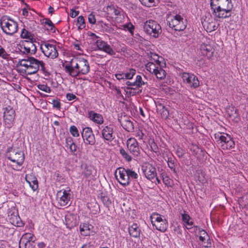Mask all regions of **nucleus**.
Listing matches in <instances>:
<instances>
[{"mask_svg": "<svg viewBox=\"0 0 248 248\" xmlns=\"http://www.w3.org/2000/svg\"><path fill=\"white\" fill-rule=\"evenodd\" d=\"M7 158L16 163L18 165L21 166L24 161V155L22 151L13 149L12 147H8L6 153Z\"/></svg>", "mask_w": 248, "mask_h": 248, "instance_id": "dca6fc26", "label": "nucleus"}, {"mask_svg": "<svg viewBox=\"0 0 248 248\" xmlns=\"http://www.w3.org/2000/svg\"><path fill=\"white\" fill-rule=\"evenodd\" d=\"M149 146L150 149L152 151L157 153L158 151V148L156 144L155 143L154 140H151L149 141Z\"/></svg>", "mask_w": 248, "mask_h": 248, "instance_id": "8fccbe9b", "label": "nucleus"}, {"mask_svg": "<svg viewBox=\"0 0 248 248\" xmlns=\"http://www.w3.org/2000/svg\"><path fill=\"white\" fill-rule=\"evenodd\" d=\"M81 136L85 144L93 145L96 140L95 136L91 127H86L83 128Z\"/></svg>", "mask_w": 248, "mask_h": 248, "instance_id": "412c9836", "label": "nucleus"}, {"mask_svg": "<svg viewBox=\"0 0 248 248\" xmlns=\"http://www.w3.org/2000/svg\"><path fill=\"white\" fill-rule=\"evenodd\" d=\"M115 177L120 185L123 186H129L131 182L137 181L139 175L132 169L118 168L115 172Z\"/></svg>", "mask_w": 248, "mask_h": 248, "instance_id": "20e7f679", "label": "nucleus"}, {"mask_svg": "<svg viewBox=\"0 0 248 248\" xmlns=\"http://www.w3.org/2000/svg\"><path fill=\"white\" fill-rule=\"evenodd\" d=\"M44 25L45 28L49 31L54 33L55 32L56 28L52 22L49 19H46L44 22Z\"/></svg>", "mask_w": 248, "mask_h": 248, "instance_id": "4c0bfd02", "label": "nucleus"}, {"mask_svg": "<svg viewBox=\"0 0 248 248\" xmlns=\"http://www.w3.org/2000/svg\"><path fill=\"white\" fill-rule=\"evenodd\" d=\"M20 37L22 39H26L25 40L32 41L34 36L31 29L24 26L21 31Z\"/></svg>", "mask_w": 248, "mask_h": 248, "instance_id": "cd10ccee", "label": "nucleus"}, {"mask_svg": "<svg viewBox=\"0 0 248 248\" xmlns=\"http://www.w3.org/2000/svg\"><path fill=\"white\" fill-rule=\"evenodd\" d=\"M135 81L133 82H131L130 81H127L125 82L126 85L127 86V89H135L136 88V83H135Z\"/></svg>", "mask_w": 248, "mask_h": 248, "instance_id": "13d9d810", "label": "nucleus"}, {"mask_svg": "<svg viewBox=\"0 0 248 248\" xmlns=\"http://www.w3.org/2000/svg\"><path fill=\"white\" fill-rule=\"evenodd\" d=\"M160 59L162 58L156 54H151L149 62L145 64V69L157 79L162 80L166 77V72L161 66Z\"/></svg>", "mask_w": 248, "mask_h": 248, "instance_id": "7ed1b4c3", "label": "nucleus"}, {"mask_svg": "<svg viewBox=\"0 0 248 248\" xmlns=\"http://www.w3.org/2000/svg\"><path fill=\"white\" fill-rule=\"evenodd\" d=\"M69 131L73 137H78L79 136L78 130L75 125H72L70 127Z\"/></svg>", "mask_w": 248, "mask_h": 248, "instance_id": "09e8293b", "label": "nucleus"}, {"mask_svg": "<svg viewBox=\"0 0 248 248\" xmlns=\"http://www.w3.org/2000/svg\"><path fill=\"white\" fill-rule=\"evenodd\" d=\"M229 3H232V0H210L211 7H225Z\"/></svg>", "mask_w": 248, "mask_h": 248, "instance_id": "2f4dec72", "label": "nucleus"}, {"mask_svg": "<svg viewBox=\"0 0 248 248\" xmlns=\"http://www.w3.org/2000/svg\"><path fill=\"white\" fill-rule=\"evenodd\" d=\"M90 36L95 43L98 49L103 51L108 54L113 56L115 55V51L107 42L102 40L100 37L93 33H91Z\"/></svg>", "mask_w": 248, "mask_h": 248, "instance_id": "2eb2a0df", "label": "nucleus"}, {"mask_svg": "<svg viewBox=\"0 0 248 248\" xmlns=\"http://www.w3.org/2000/svg\"><path fill=\"white\" fill-rule=\"evenodd\" d=\"M116 126L113 124L104 125L101 129V137L105 142H110L116 138Z\"/></svg>", "mask_w": 248, "mask_h": 248, "instance_id": "9b49d317", "label": "nucleus"}, {"mask_svg": "<svg viewBox=\"0 0 248 248\" xmlns=\"http://www.w3.org/2000/svg\"><path fill=\"white\" fill-rule=\"evenodd\" d=\"M199 236L200 240L206 239V242L204 243L205 248H211L212 243L210 237L207 232L204 230L199 229Z\"/></svg>", "mask_w": 248, "mask_h": 248, "instance_id": "bb28decb", "label": "nucleus"}, {"mask_svg": "<svg viewBox=\"0 0 248 248\" xmlns=\"http://www.w3.org/2000/svg\"><path fill=\"white\" fill-rule=\"evenodd\" d=\"M162 180L164 184L167 186H170L171 184V179L167 176H162Z\"/></svg>", "mask_w": 248, "mask_h": 248, "instance_id": "bf43d9fd", "label": "nucleus"}, {"mask_svg": "<svg viewBox=\"0 0 248 248\" xmlns=\"http://www.w3.org/2000/svg\"><path fill=\"white\" fill-rule=\"evenodd\" d=\"M143 30L147 35L154 38H157L162 32L160 24L157 21L152 19L144 22Z\"/></svg>", "mask_w": 248, "mask_h": 248, "instance_id": "423d86ee", "label": "nucleus"}, {"mask_svg": "<svg viewBox=\"0 0 248 248\" xmlns=\"http://www.w3.org/2000/svg\"><path fill=\"white\" fill-rule=\"evenodd\" d=\"M87 117L90 121L95 124L98 126L102 124L104 122L103 115L93 110L88 111Z\"/></svg>", "mask_w": 248, "mask_h": 248, "instance_id": "b1692460", "label": "nucleus"}, {"mask_svg": "<svg viewBox=\"0 0 248 248\" xmlns=\"http://www.w3.org/2000/svg\"><path fill=\"white\" fill-rule=\"evenodd\" d=\"M38 88L43 92L46 93H50L51 92L50 88L45 84H39L37 86Z\"/></svg>", "mask_w": 248, "mask_h": 248, "instance_id": "3c124183", "label": "nucleus"}, {"mask_svg": "<svg viewBox=\"0 0 248 248\" xmlns=\"http://www.w3.org/2000/svg\"><path fill=\"white\" fill-rule=\"evenodd\" d=\"M70 150V152H71V154L75 155V152L77 151V146L75 143L73 145H72L70 148H68Z\"/></svg>", "mask_w": 248, "mask_h": 248, "instance_id": "e2e57ef3", "label": "nucleus"}, {"mask_svg": "<svg viewBox=\"0 0 248 248\" xmlns=\"http://www.w3.org/2000/svg\"><path fill=\"white\" fill-rule=\"evenodd\" d=\"M3 117L5 124L7 127H11L15 120V110L10 106L6 107L3 112Z\"/></svg>", "mask_w": 248, "mask_h": 248, "instance_id": "4be33fe9", "label": "nucleus"}, {"mask_svg": "<svg viewBox=\"0 0 248 248\" xmlns=\"http://www.w3.org/2000/svg\"><path fill=\"white\" fill-rule=\"evenodd\" d=\"M88 22L91 24H95L96 23V18L95 15L93 13H91L88 15Z\"/></svg>", "mask_w": 248, "mask_h": 248, "instance_id": "5fc2aeb1", "label": "nucleus"}, {"mask_svg": "<svg viewBox=\"0 0 248 248\" xmlns=\"http://www.w3.org/2000/svg\"><path fill=\"white\" fill-rule=\"evenodd\" d=\"M23 240H25L26 242L34 243L36 239L35 236L31 233H25L21 237Z\"/></svg>", "mask_w": 248, "mask_h": 248, "instance_id": "a19ab883", "label": "nucleus"}, {"mask_svg": "<svg viewBox=\"0 0 248 248\" xmlns=\"http://www.w3.org/2000/svg\"><path fill=\"white\" fill-rule=\"evenodd\" d=\"M238 202L242 208L248 210V194H245L240 197Z\"/></svg>", "mask_w": 248, "mask_h": 248, "instance_id": "72a5a7b5", "label": "nucleus"}, {"mask_svg": "<svg viewBox=\"0 0 248 248\" xmlns=\"http://www.w3.org/2000/svg\"><path fill=\"white\" fill-rule=\"evenodd\" d=\"M182 225L187 230L192 228L194 224L193 219L190 217L189 214L185 211L181 213Z\"/></svg>", "mask_w": 248, "mask_h": 248, "instance_id": "a878e982", "label": "nucleus"}, {"mask_svg": "<svg viewBox=\"0 0 248 248\" xmlns=\"http://www.w3.org/2000/svg\"><path fill=\"white\" fill-rule=\"evenodd\" d=\"M140 3L144 6L147 7H151L156 5L155 0H139Z\"/></svg>", "mask_w": 248, "mask_h": 248, "instance_id": "79ce46f5", "label": "nucleus"}, {"mask_svg": "<svg viewBox=\"0 0 248 248\" xmlns=\"http://www.w3.org/2000/svg\"><path fill=\"white\" fill-rule=\"evenodd\" d=\"M73 46L74 49H75L76 50L79 51L81 52H83L82 47L81 46V45L79 43V42H78L77 41H76V42H74L73 43Z\"/></svg>", "mask_w": 248, "mask_h": 248, "instance_id": "4d7b16f0", "label": "nucleus"}, {"mask_svg": "<svg viewBox=\"0 0 248 248\" xmlns=\"http://www.w3.org/2000/svg\"><path fill=\"white\" fill-rule=\"evenodd\" d=\"M0 57L7 60L9 57V54L7 52L4 46L0 45Z\"/></svg>", "mask_w": 248, "mask_h": 248, "instance_id": "49530a36", "label": "nucleus"}, {"mask_svg": "<svg viewBox=\"0 0 248 248\" xmlns=\"http://www.w3.org/2000/svg\"><path fill=\"white\" fill-rule=\"evenodd\" d=\"M122 126L124 129L129 132H132L134 131V126L133 123L127 118L122 120L120 122Z\"/></svg>", "mask_w": 248, "mask_h": 248, "instance_id": "7c9ffc66", "label": "nucleus"}, {"mask_svg": "<svg viewBox=\"0 0 248 248\" xmlns=\"http://www.w3.org/2000/svg\"><path fill=\"white\" fill-rule=\"evenodd\" d=\"M96 173V170L94 167L92 166H87L85 167L82 172L83 174L87 179H93Z\"/></svg>", "mask_w": 248, "mask_h": 248, "instance_id": "c85d7f7f", "label": "nucleus"}, {"mask_svg": "<svg viewBox=\"0 0 248 248\" xmlns=\"http://www.w3.org/2000/svg\"><path fill=\"white\" fill-rule=\"evenodd\" d=\"M214 51L213 45L207 40L206 42L202 43L200 45L198 49V53L200 55L210 59L213 57Z\"/></svg>", "mask_w": 248, "mask_h": 248, "instance_id": "6ab92c4d", "label": "nucleus"}, {"mask_svg": "<svg viewBox=\"0 0 248 248\" xmlns=\"http://www.w3.org/2000/svg\"><path fill=\"white\" fill-rule=\"evenodd\" d=\"M22 14L24 16L28 17L29 15V12L27 9L24 8L22 10Z\"/></svg>", "mask_w": 248, "mask_h": 248, "instance_id": "774afa93", "label": "nucleus"}, {"mask_svg": "<svg viewBox=\"0 0 248 248\" xmlns=\"http://www.w3.org/2000/svg\"><path fill=\"white\" fill-rule=\"evenodd\" d=\"M19 71L26 75L35 74L38 70L45 71V63L33 57L19 60L18 62Z\"/></svg>", "mask_w": 248, "mask_h": 248, "instance_id": "f03ea898", "label": "nucleus"}, {"mask_svg": "<svg viewBox=\"0 0 248 248\" xmlns=\"http://www.w3.org/2000/svg\"><path fill=\"white\" fill-rule=\"evenodd\" d=\"M141 170L144 176L149 180L156 185L161 183L160 180L157 177L156 168L152 164L146 163L142 166Z\"/></svg>", "mask_w": 248, "mask_h": 248, "instance_id": "ddd939ff", "label": "nucleus"}, {"mask_svg": "<svg viewBox=\"0 0 248 248\" xmlns=\"http://www.w3.org/2000/svg\"><path fill=\"white\" fill-rule=\"evenodd\" d=\"M72 198V193L69 187L58 191L56 194L57 204L60 206H69L71 204Z\"/></svg>", "mask_w": 248, "mask_h": 248, "instance_id": "9d476101", "label": "nucleus"}, {"mask_svg": "<svg viewBox=\"0 0 248 248\" xmlns=\"http://www.w3.org/2000/svg\"><path fill=\"white\" fill-rule=\"evenodd\" d=\"M166 21L168 26L175 31H183L186 27V20L179 14H167Z\"/></svg>", "mask_w": 248, "mask_h": 248, "instance_id": "39448f33", "label": "nucleus"}, {"mask_svg": "<svg viewBox=\"0 0 248 248\" xmlns=\"http://www.w3.org/2000/svg\"><path fill=\"white\" fill-rule=\"evenodd\" d=\"M79 13L78 11H76L72 9L70 10V16L72 18H74L78 16Z\"/></svg>", "mask_w": 248, "mask_h": 248, "instance_id": "680f3d73", "label": "nucleus"}, {"mask_svg": "<svg viewBox=\"0 0 248 248\" xmlns=\"http://www.w3.org/2000/svg\"><path fill=\"white\" fill-rule=\"evenodd\" d=\"M74 143V139L72 137H68L66 138L65 144L67 148H70V147L73 145Z\"/></svg>", "mask_w": 248, "mask_h": 248, "instance_id": "864d4df0", "label": "nucleus"}, {"mask_svg": "<svg viewBox=\"0 0 248 248\" xmlns=\"http://www.w3.org/2000/svg\"><path fill=\"white\" fill-rule=\"evenodd\" d=\"M218 146L222 150H231L235 146L234 141L230 135L224 133L215 134Z\"/></svg>", "mask_w": 248, "mask_h": 248, "instance_id": "1a4fd4ad", "label": "nucleus"}, {"mask_svg": "<svg viewBox=\"0 0 248 248\" xmlns=\"http://www.w3.org/2000/svg\"><path fill=\"white\" fill-rule=\"evenodd\" d=\"M189 149L193 155H196L198 152L199 147L196 144L192 143L189 146Z\"/></svg>", "mask_w": 248, "mask_h": 248, "instance_id": "6e6d98bb", "label": "nucleus"}, {"mask_svg": "<svg viewBox=\"0 0 248 248\" xmlns=\"http://www.w3.org/2000/svg\"><path fill=\"white\" fill-rule=\"evenodd\" d=\"M109 8L112 11L113 13L116 16L115 19L118 22H122L124 19L123 12L120 10L114 7H109Z\"/></svg>", "mask_w": 248, "mask_h": 248, "instance_id": "473e14b6", "label": "nucleus"}, {"mask_svg": "<svg viewBox=\"0 0 248 248\" xmlns=\"http://www.w3.org/2000/svg\"><path fill=\"white\" fill-rule=\"evenodd\" d=\"M25 180L33 191H36L38 189V182L33 173L31 172L30 174H27L25 176Z\"/></svg>", "mask_w": 248, "mask_h": 248, "instance_id": "393cba45", "label": "nucleus"}, {"mask_svg": "<svg viewBox=\"0 0 248 248\" xmlns=\"http://www.w3.org/2000/svg\"><path fill=\"white\" fill-rule=\"evenodd\" d=\"M16 218V225L18 227H21L23 223L22 221L20 220V218L19 217H16V216H15Z\"/></svg>", "mask_w": 248, "mask_h": 248, "instance_id": "338daca9", "label": "nucleus"}, {"mask_svg": "<svg viewBox=\"0 0 248 248\" xmlns=\"http://www.w3.org/2000/svg\"><path fill=\"white\" fill-rule=\"evenodd\" d=\"M38 45L40 46L41 51L46 57L54 59L58 56L59 53L56 45L51 44L48 42L38 43Z\"/></svg>", "mask_w": 248, "mask_h": 248, "instance_id": "4468645a", "label": "nucleus"}, {"mask_svg": "<svg viewBox=\"0 0 248 248\" xmlns=\"http://www.w3.org/2000/svg\"><path fill=\"white\" fill-rule=\"evenodd\" d=\"M66 74L72 78L87 75L90 70L88 60L83 57H75L62 64Z\"/></svg>", "mask_w": 248, "mask_h": 248, "instance_id": "f257e3e1", "label": "nucleus"}, {"mask_svg": "<svg viewBox=\"0 0 248 248\" xmlns=\"http://www.w3.org/2000/svg\"><path fill=\"white\" fill-rule=\"evenodd\" d=\"M19 248H33L31 242H26L25 240H23L22 238L19 241Z\"/></svg>", "mask_w": 248, "mask_h": 248, "instance_id": "c03bdc74", "label": "nucleus"}, {"mask_svg": "<svg viewBox=\"0 0 248 248\" xmlns=\"http://www.w3.org/2000/svg\"><path fill=\"white\" fill-rule=\"evenodd\" d=\"M53 106L54 108H60L61 107L60 102L58 101H53Z\"/></svg>", "mask_w": 248, "mask_h": 248, "instance_id": "69168bd1", "label": "nucleus"}, {"mask_svg": "<svg viewBox=\"0 0 248 248\" xmlns=\"http://www.w3.org/2000/svg\"><path fill=\"white\" fill-rule=\"evenodd\" d=\"M115 76L116 78L119 80L125 79L123 72L122 73L116 74Z\"/></svg>", "mask_w": 248, "mask_h": 248, "instance_id": "0e129e2a", "label": "nucleus"}, {"mask_svg": "<svg viewBox=\"0 0 248 248\" xmlns=\"http://www.w3.org/2000/svg\"><path fill=\"white\" fill-rule=\"evenodd\" d=\"M120 154L123 159L126 162H130L132 160V155L124 148L121 147L120 149Z\"/></svg>", "mask_w": 248, "mask_h": 248, "instance_id": "e433bc0d", "label": "nucleus"}, {"mask_svg": "<svg viewBox=\"0 0 248 248\" xmlns=\"http://www.w3.org/2000/svg\"><path fill=\"white\" fill-rule=\"evenodd\" d=\"M168 165L170 169L173 171L174 173H176L177 171L175 170L174 160L172 159H169L168 161Z\"/></svg>", "mask_w": 248, "mask_h": 248, "instance_id": "603ef678", "label": "nucleus"}, {"mask_svg": "<svg viewBox=\"0 0 248 248\" xmlns=\"http://www.w3.org/2000/svg\"><path fill=\"white\" fill-rule=\"evenodd\" d=\"M16 45L15 51L19 54L32 55L36 51V46L31 41H20Z\"/></svg>", "mask_w": 248, "mask_h": 248, "instance_id": "6e6552de", "label": "nucleus"}, {"mask_svg": "<svg viewBox=\"0 0 248 248\" xmlns=\"http://www.w3.org/2000/svg\"><path fill=\"white\" fill-rule=\"evenodd\" d=\"M123 27L124 30L128 31L133 36L135 27L131 22L124 24Z\"/></svg>", "mask_w": 248, "mask_h": 248, "instance_id": "37998d69", "label": "nucleus"}, {"mask_svg": "<svg viewBox=\"0 0 248 248\" xmlns=\"http://www.w3.org/2000/svg\"><path fill=\"white\" fill-rule=\"evenodd\" d=\"M0 26L6 34L13 35L18 31L17 22L8 16H3L0 21Z\"/></svg>", "mask_w": 248, "mask_h": 248, "instance_id": "0eeeda50", "label": "nucleus"}, {"mask_svg": "<svg viewBox=\"0 0 248 248\" xmlns=\"http://www.w3.org/2000/svg\"><path fill=\"white\" fill-rule=\"evenodd\" d=\"M66 97L68 101H72L77 99V96L72 93H67Z\"/></svg>", "mask_w": 248, "mask_h": 248, "instance_id": "052dcab7", "label": "nucleus"}, {"mask_svg": "<svg viewBox=\"0 0 248 248\" xmlns=\"http://www.w3.org/2000/svg\"><path fill=\"white\" fill-rule=\"evenodd\" d=\"M233 8L232 3L228 4L226 6L220 7L219 6L211 7L213 13L216 17L219 18H226L231 16L230 13Z\"/></svg>", "mask_w": 248, "mask_h": 248, "instance_id": "f3484780", "label": "nucleus"}, {"mask_svg": "<svg viewBox=\"0 0 248 248\" xmlns=\"http://www.w3.org/2000/svg\"><path fill=\"white\" fill-rule=\"evenodd\" d=\"M111 89L113 91H115L116 96L117 98H118V99H120V98L123 99L124 98L123 95L121 93V91L120 89L119 88V87H118L116 86L113 85L111 87Z\"/></svg>", "mask_w": 248, "mask_h": 248, "instance_id": "de8ad7c7", "label": "nucleus"}, {"mask_svg": "<svg viewBox=\"0 0 248 248\" xmlns=\"http://www.w3.org/2000/svg\"><path fill=\"white\" fill-rule=\"evenodd\" d=\"M128 232L131 236L135 238H138L140 236L141 230L139 226L137 224L133 223L129 227Z\"/></svg>", "mask_w": 248, "mask_h": 248, "instance_id": "c756f323", "label": "nucleus"}, {"mask_svg": "<svg viewBox=\"0 0 248 248\" xmlns=\"http://www.w3.org/2000/svg\"><path fill=\"white\" fill-rule=\"evenodd\" d=\"M180 76L182 78L183 82L187 87L197 88L200 85L198 78L191 73L182 72L180 73Z\"/></svg>", "mask_w": 248, "mask_h": 248, "instance_id": "a211bd4d", "label": "nucleus"}, {"mask_svg": "<svg viewBox=\"0 0 248 248\" xmlns=\"http://www.w3.org/2000/svg\"><path fill=\"white\" fill-rule=\"evenodd\" d=\"M134 132V135L138 138L139 140H142L145 137V134L143 131L140 129H136L133 131Z\"/></svg>", "mask_w": 248, "mask_h": 248, "instance_id": "a18cd8bd", "label": "nucleus"}, {"mask_svg": "<svg viewBox=\"0 0 248 248\" xmlns=\"http://www.w3.org/2000/svg\"><path fill=\"white\" fill-rule=\"evenodd\" d=\"M126 146L129 153L134 156H138L140 153L139 143L135 138H128L126 141Z\"/></svg>", "mask_w": 248, "mask_h": 248, "instance_id": "aec40b11", "label": "nucleus"}, {"mask_svg": "<svg viewBox=\"0 0 248 248\" xmlns=\"http://www.w3.org/2000/svg\"><path fill=\"white\" fill-rule=\"evenodd\" d=\"M74 216L72 215H68L65 216V222L67 227L72 229L76 225V220L74 218Z\"/></svg>", "mask_w": 248, "mask_h": 248, "instance_id": "c9c22d12", "label": "nucleus"}, {"mask_svg": "<svg viewBox=\"0 0 248 248\" xmlns=\"http://www.w3.org/2000/svg\"><path fill=\"white\" fill-rule=\"evenodd\" d=\"M93 227L87 221L81 222L79 224V231L81 235L87 236L94 233Z\"/></svg>", "mask_w": 248, "mask_h": 248, "instance_id": "5701e85b", "label": "nucleus"}, {"mask_svg": "<svg viewBox=\"0 0 248 248\" xmlns=\"http://www.w3.org/2000/svg\"><path fill=\"white\" fill-rule=\"evenodd\" d=\"M125 79H131L136 74V71L134 68H129L123 72Z\"/></svg>", "mask_w": 248, "mask_h": 248, "instance_id": "58836bf2", "label": "nucleus"}, {"mask_svg": "<svg viewBox=\"0 0 248 248\" xmlns=\"http://www.w3.org/2000/svg\"><path fill=\"white\" fill-rule=\"evenodd\" d=\"M145 77L143 75H137L135 78V82L136 83V88L139 89L142 88L143 86L147 84V81H145Z\"/></svg>", "mask_w": 248, "mask_h": 248, "instance_id": "f704fd0d", "label": "nucleus"}, {"mask_svg": "<svg viewBox=\"0 0 248 248\" xmlns=\"http://www.w3.org/2000/svg\"><path fill=\"white\" fill-rule=\"evenodd\" d=\"M76 25L78 26L79 30H82L86 27L85 19L82 16H80L78 17Z\"/></svg>", "mask_w": 248, "mask_h": 248, "instance_id": "ea45409f", "label": "nucleus"}, {"mask_svg": "<svg viewBox=\"0 0 248 248\" xmlns=\"http://www.w3.org/2000/svg\"><path fill=\"white\" fill-rule=\"evenodd\" d=\"M151 223L157 230L165 232L168 228V222L165 217L157 212H153L150 216Z\"/></svg>", "mask_w": 248, "mask_h": 248, "instance_id": "f8f14e48", "label": "nucleus"}]
</instances>
